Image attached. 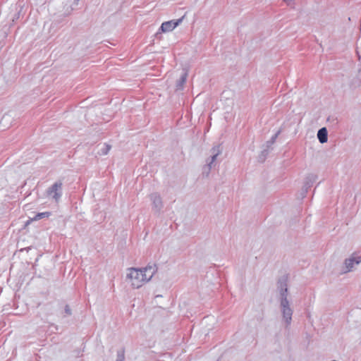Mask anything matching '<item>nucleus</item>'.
Segmentation results:
<instances>
[{
	"instance_id": "1",
	"label": "nucleus",
	"mask_w": 361,
	"mask_h": 361,
	"mask_svg": "<svg viewBox=\"0 0 361 361\" xmlns=\"http://www.w3.org/2000/svg\"><path fill=\"white\" fill-rule=\"evenodd\" d=\"M157 271L155 265L144 268L130 267L127 269L126 279L133 288H140L149 281Z\"/></svg>"
},
{
	"instance_id": "2",
	"label": "nucleus",
	"mask_w": 361,
	"mask_h": 361,
	"mask_svg": "<svg viewBox=\"0 0 361 361\" xmlns=\"http://www.w3.org/2000/svg\"><path fill=\"white\" fill-rule=\"evenodd\" d=\"M62 187L63 183L61 180L55 182L47 190V196L51 197L56 202H59L62 196Z\"/></svg>"
},
{
	"instance_id": "3",
	"label": "nucleus",
	"mask_w": 361,
	"mask_h": 361,
	"mask_svg": "<svg viewBox=\"0 0 361 361\" xmlns=\"http://www.w3.org/2000/svg\"><path fill=\"white\" fill-rule=\"evenodd\" d=\"M279 305L283 319L288 326L291 324L293 313V310L290 307V300L280 301Z\"/></svg>"
},
{
	"instance_id": "4",
	"label": "nucleus",
	"mask_w": 361,
	"mask_h": 361,
	"mask_svg": "<svg viewBox=\"0 0 361 361\" xmlns=\"http://www.w3.org/2000/svg\"><path fill=\"white\" fill-rule=\"evenodd\" d=\"M277 288L279 290V302L288 300V289L287 281L286 279H280L278 281Z\"/></svg>"
},
{
	"instance_id": "5",
	"label": "nucleus",
	"mask_w": 361,
	"mask_h": 361,
	"mask_svg": "<svg viewBox=\"0 0 361 361\" xmlns=\"http://www.w3.org/2000/svg\"><path fill=\"white\" fill-rule=\"evenodd\" d=\"M152 204V209L155 213H159L164 207V203L160 195L157 192H153L149 195Z\"/></svg>"
},
{
	"instance_id": "6",
	"label": "nucleus",
	"mask_w": 361,
	"mask_h": 361,
	"mask_svg": "<svg viewBox=\"0 0 361 361\" xmlns=\"http://www.w3.org/2000/svg\"><path fill=\"white\" fill-rule=\"evenodd\" d=\"M183 17L177 19V20H172L169 21L164 22L161 24L160 27V30L162 32H167L172 31L174 28H176L178 25L180 24V23L183 21Z\"/></svg>"
},
{
	"instance_id": "7",
	"label": "nucleus",
	"mask_w": 361,
	"mask_h": 361,
	"mask_svg": "<svg viewBox=\"0 0 361 361\" xmlns=\"http://www.w3.org/2000/svg\"><path fill=\"white\" fill-rule=\"evenodd\" d=\"M211 158L207 161V163L211 164L214 166V164L216 159V157L221 153V148L220 145H216L211 149Z\"/></svg>"
},
{
	"instance_id": "8",
	"label": "nucleus",
	"mask_w": 361,
	"mask_h": 361,
	"mask_svg": "<svg viewBox=\"0 0 361 361\" xmlns=\"http://www.w3.org/2000/svg\"><path fill=\"white\" fill-rule=\"evenodd\" d=\"M361 262V257L355 259V257H350L345 260V265L347 269L346 271H350L354 267L355 264H358Z\"/></svg>"
},
{
	"instance_id": "9",
	"label": "nucleus",
	"mask_w": 361,
	"mask_h": 361,
	"mask_svg": "<svg viewBox=\"0 0 361 361\" xmlns=\"http://www.w3.org/2000/svg\"><path fill=\"white\" fill-rule=\"evenodd\" d=\"M317 137L319 141L322 143H326L328 140V132L326 128H322L317 132Z\"/></svg>"
},
{
	"instance_id": "10",
	"label": "nucleus",
	"mask_w": 361,
	"mask_h": 361,
	"mask_svg": "<svg viewBox=\"0 0 361 361\" xmlns=\"http://www.w3.org/2000/svg\"><path fill=\"white\" fill-rule=\"evenodd\" d=\"M97 147H98L97 154L100 156L106 155L109 153V152L110 151V149H111V146L106 143H104L103 145H99L97 146Z\"/></svg>"
},
{
	"instance_id": "11",
	"label": "nucleus",
	"mask_w": 361,
	"mask_h": 361,
	"mask_svg": "<svg viewBox=\"0 0 361 361\" xmlns=\"http://www.w3.org/2000/svg\"><path fill=\"white\" fill-rule=\"evenodd\" d=\"M188 77V73L186 72L183 73L181 76L180 77V79L176 82V90H181L183 88L184 84L186 82Z\"/></svg>"
},
{
	"instance_id": "12",
	"label": "nucleus",
	"mask_w": 361,
	"mask_h": 361,
	"mask_svg": "<svg viewBox=\"0 0 361 361\" xmlns=\"http://www.w3.org/2000/svg\"><path fill=\"white\" fill-rule=\"evenodd\" d=\"M212 167L213 166L211 164L207 163L202 168V175L208 177Z\"/></svg>"
},
{
	"instance_id": "13",
	"label": "nucleus",
	"mask_w": 361,
	"mask_h": 361,
	"mask_svg": "<svg viewBox=\"0 0 361 361\" xmlns=\"http://www.w3.org/2000/svg\"><path fill=\"white\" fill-rule=\"evenodd\" d=\"M281 133V130H278L276 133L272 136V137L267 142V147H270L275 142L279 134Z\"/></svg>"
},
{
	"instance_id": "14",
	"label": "nucleus",
	"mask_w": 361,
	"mask_h": 361,
	"mask_svg": "<svg viewBox=\"0 0 361 361\" xmlns=\"http://www.w3.org/2000/svg\"><path fill=\"white\" fill-rule=\"evenodd\" d=\"M50 214H51V213L49 212L38 213L35 216L34 220H39V219H41L42 218L48 217V216H50Z\"/></svg>"
},
{
	"instance_id": "15",
	"label": "nucleus",
	"mask_w": 361,
	"mask_h": 361,
	"mask_svg": "<svg viewBox=\"0 0 361 361\" xmlns=\"http://www.w3.org/2000/svg\"><path fill=\"white\" fill-rule=\"evenodd\" d=\"M125 360V355H124V350H121L117 352V358L116 361H124Z\"/></svg>"
},
{
	"instance_id": "16",
	"label": "nucleus",
	"mask_w": 361,
	"mask_h": 361,
	"mask_svg": "<svg viewBox=\"0 0 361 361\" xmlns=\"http://www.w3.org/2000/svg\"><path fill=\"white\" fill-rule=\"evenodd\" d=\"M65 312L68 315H71V308L69 307L68 305H66V307H65Z\"/></svg>"
},
{
	"instance_id": "17",
	"label": "nucleus",
	"mask_w": 361,
	"mask_h": 361,
	"mask_svg": "<svg viewBox=\"0 0 361 361\" xmlns=\"http://www.w3.org/2000/svg\"><path fill=\"white\" fill-rule=\"evenodd\" d=\"M283 1L287 4L288 6H291L293 4L294 0H283Z\"/></svg>"
},
{
	"instance_id": "18",
	"label": "nucleus",
	"mask_w": 361,
	"mask_h": 361,
	"mask_svg": "<svg viewBox=\"0 0 361 361\" xmlns=\"http://www.w3.org/2000/svg\"><path fill=\"white\" fill-rule=\"evenodd\" d=\"M264 152L268 153V150L264 149V151L263 152V153H264Z\"/></svg>"
},
{
	"instance_id": "19",
	"label": "nucleus",
	"mask_w": 361,
	"mask_h": 361,
	"mask_svg": "<svg viewBox=\"0 0 361 361\" xmlns=\"http://www.w3.org/2000/svg\"><path fill=\"white\" fill-rule=\"evenodd\" d=\"M359 61L361 62V56H359Z\"/></svg>"
}]
</instances>
